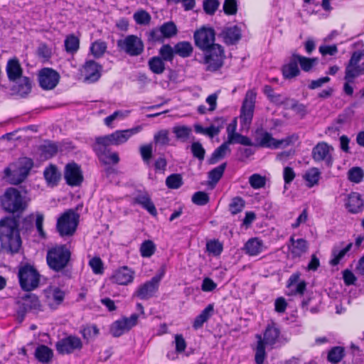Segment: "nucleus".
<instances>
[{"mask_svg":"<svg viewBox=\"0 0 364 364\" xmlns=\"http://www.w3.org/2000/svg\"><path fill=\"white\" fill-rule=\"evenodd\" d=\"M117 46L120 51L130 57L141 55L144 51V43L142 39L136 35L130 34L123 39L117 41Z\"/></svg>","mask_w":364,"mask_h":364,"instance_id":"obj_10","label":"nucleus"},{"mask_svg":"<svg viewBox=\"0 0 364 364\" xmlns=\"http://www.w3.org/2000/svg\"><path fill=\"white\" fill-rule=\"evenodd\" d=\"M191 129L187 126H176L173 128L176 138L181 141H186L191 134Z\"/></svg>","mask_w":364,"mask_h":364,"instance_id":"obj_54","label":"nucleus"},{"mask_svg":"<svg viewBox=\"0 0 364 364\" xmlns=\"http://www.w3.org/2000/svg\"><path fill=\"white\" fill-rule=\"evenodd\" d=\"M227 151L230 152V149L229 148V144L225 141L214 150L208 159V163L210 164H216L220 159L224 158Z\"/></svg>","mask_w":364,"mask_h":364,"instance_id":"obj_39","label":"nucleus"},{"mask_svg":"<svg viewBox=\"0 0 364 364\" xmlns=\"http://www.w3.org/2000/svg\"><path fill=\"white\" fill-rule=\"evenodd\" d=\"M215 33L213 28L205 26L197 29L193 34L195 45L201 50L213 46Z\"/></svg>","mask_w":364,"mask_h":364,"instance_id":"obj_16","label":"nucleus"},{"mask_svg":"<svg viewBox=\"0 0 364 364\" xmlns=\"http://www.w3.org/2000/svg\"><path fill=\"white\" fill-rule=\"evenodd\" d=\"M154 140L156 144L168 145L169 143L168 131L167 129L159 130L154 134Z\"/></svg>","mask_w":364,"mask_h":364,"instance_id":"obj_64","label":"nucleus"},{"mask_svg":"<svg viewBox=\"0 0 364 364\" xmlns=\"http://www.w3.org/2000/svg\"><path fill=\"white\" fill-rule=\"evenodd\" d=\"M80 215L73 209L65 210L58 218L56 230L60 236H73L77 228Z\"/></svg>","mask_w":364,"mask_h":364,"instance_id":"obj_8","label":"nucleus"},{"mask_svg":"<svg viewBox=\"0 0 364 364\" xmlns=\"http://www.w3.org/2000/svg\"><path fill=\"white\" fill-rule=\"evenodd\" d=\"M141 129V126H136L131 129L116 130L110 134L97 136L92 144V150L102 164H117L120 161L119 154L117 152H111L109 146L124 144L133 135L140 132Z\"/></svg>","mask_w":364,"mask_h":364,"instance_id":"obj_1","label":"nucleus"},{"mask_svg":"<svg viewBox=\"0 0 364 364\" xmlns=\"http://www.w3.org/2000/svg\"><path fill=\"white\" fill-rule=\"evenodd\" d=\"M159 28L164 39L173 37L178 32L177 27L173 21L165 22Z\"/></svg>","mask_w":364,"mask_h":364,"instance_id":"obj_49","label":"nucleus"},{"mask_svg":"<svg viewBox=\"0 0 364 364\" xmlns=\"http://www.w3.org/2000/svg\"><path fill=\"white\" fill-rule=\"evenodd\" d=\"M18 278L21 288L29 292L38 288L41 275L33 265L26 263L19 267Z\"/></svg>","mask_w":364,"mask_h":364,"instance_id":"obj_7","label":"nucleus"},{"mask_svg":"<svg viewBox=\"0 0 364 364\" xmlns=\"http://www.w3.org/2000/svg\"><path fill=\"white\" fill-rule=\"evenodd\" d=\"M345 355V350L341 346H334L328 353L327 360L331 363H339Z\"/></svg>","mask_w":364,"mask_h":364,"instance_id":"obj_42","label":"nucleus"},{"mask_svg":"<svg viewBox=\"0 0 364 364\" xmlns=\"http://www.w3.org/2000/svg\"><path fill=\"white\" fill-rule=\"evenodd\" d=\"M283 144V140L274 139L272 135L264 132L262 134L259 141V146L264 148L277 149Z\"/></svg>","mask_w":364,"mask_h":364,"instance_id":"obj_32","label":"nucleus"},{"mask_svg":"<svg viewBox=\"0 0 364 364\" xmlns=\"http://www.w3.org/2000/svg\"><path fill=\"white\" fill-rule=\"evenodd\" d=\"M110 333L113 337L118 338L129 332V330L126 327L124 321L122 318L116 320L110 326Z\"/></svg>","mask_w":364,"mask_h":364,"instance_id":"obj_47","label":"nucleus"},{"mask_svg":"<svg viewBox=\"0 0 364 364\" xmlns=\"http://www.w3.org/2000/svg\"><path fill=\"white\" fill-rule=\"evenodd\" d=\"M53 357L52 349L46 345L38 346L35 350V358L41 363H48Z\"/></svg>","mask_w":364,"mask_h":364,"instance_id":"obj_33","label":"nucleus"},{"mask_svg":"<svg viewBox=\"0 0 364 364\" xmlns=\"http://www.w3.org/2000/svg\"><path fill=\"white\" fill-rule=\"evenodd\" d=\"M160 277H153L149 281L139 285L133 296L141 300H147L154 296L159 289Z\"/></svg>","mask_w":364,"mask_h":364,"instance_id":"obj_18","label":"nucleus"},{"mask_svg":"<svg viewBox=\"0 0 364 364\" xmlns=\"http://www.w3.org/2000/svg\"><path fill=\"white\" fill-rule=\"evenodd\" d=\"M191 200L197 205L203 206L209 203L210 196L206 192L197 191L192 196Z\"/></svg>","mask_w":364,"mask_h":364,"instance_id":"obj_59","label":"nucleus"},{"mask_svg":"<svg viewBox=\"0 0 364 364\" xmlns=\"http://www.w3.org/2000/svg\"><path fill=\"white\" fill-rule=\"evenodd\" d=\"M83 343L75 335H68L55 343V350L59 355H70L82 349Z\"/></svg>","mask_w":364,"mask_h":364,"instance_id":"obj_12","label":"nucleus"},{"mask_svg":"<svg viewBox=\"0 0 364 364\" xmlns=\"http://www.w3.org/2000/svg\"><path fill=\"white\" fill-rule=\"evenodd\" d=\"M255 102L256 93L252 90H248L240 109V121L242 127H249L251 124L254 116Z\"/></svg>","mask_w":364,"mask_h":364,"instance_id":"obj_13","label":"nucleus"},{"mask_svg":"<svg viewBox=\"0 0 364 364\" xmlns=\"http://www.w3.org/2000/svg\"><path fill=\"white\" fill-rule=\"evenodd\" d=\"M1 209L9 216L18 217L26 211L28 208V201L25 195L17 188L9 187L0 196Z\"/></svg>","mask_w":364,"mask_h":364,"instance_id":"obj_4","label":"nucleus"},{"mask_svg":"<svg viewBox=\"0 0 364 364\" xmlns=\"http://www.w3.org/2000/svg\"><path fill=\"white\" fill-rule=\"evenodd\" d=\"M132 203L141 205L153 216H156L157 215V210L155 205L152 202L149 194L146 191L139 192L136 196L134 197Z\"/></svg>","mask_w":364,"mask_h":364,"instance_id":"obj_25","label":"nucleus"},{"mask_svg":"<svg viewBox=\"0 0 364 364\" xmlns=\"http://www.w3.org/2000/svg\"><path fill=\"white\" fill-rule=\"evenodd\" d=\"M301 273L299 271L294 272L287 279L286 287L290 290L288 296H303L306 291L307 282L300 279Z\"/></svg>","mask_w":364,"mask_h":364,"instance_id":"obj_19","label":"nucleus"},{"mask_svg":"<svg viewBox=\"0 0 364 364\" xmlns=\"http://www.w3.org/2000/svg\"><path fill=\"white\" fill-rule=\"evenodd\" d=\"M347 178L353 183H360L364 178V171L359 166L352 167L347 173Z\"/></svg>","mask_w":364,"mask_h":364,"instance_id":"obj_44","label":"nucleus"},{"mask_svg":"<svg viewBox=\"0 0 364 364\" xmlns=\"http://www.w3.org/2000/svg\"><path fill=\"white\" fill-rule=\"evenodd\" d=\"M42 154L46 159L53 157L58 151V146L55 143H48L41 146Z\"/></svg>","mask_w":364,"mask_h":364,"instance_id":"obj_62","label":"nucleus"},{"mask_svg":"<svg viewBox=\"0 0 364 364\" xmlns=\"http://www.w3.org/2000/svg\"><path fill=\"white\" fill-rule=\"evenodd\" d=\"M245 207V200L240 196H236L232 198L228 205V210L233 215L242 211Z\"/></svg>","mask_w":364,"mask_h":364,"instance_id":"obj_43","label":"nucleus"},{"mask_svg":"<svg viewBox=\"0 0 364 364\" xmlns=\"http://www.w3.org/2000/svg\"><path fill=\"white\" fill-rule=\"evenodd\" d=\"M0 242L7 254L14 255L20 252L23 241L18 217L4 216L0 219Z\"/></svg>","mask_w":364,"mask_h":364,"instance_id":"obj_2","label":"nucleus"},{"mask_svg":"<svg viewBox=\"0 0 364 364\" xmlns=\"http://www.w3.org/2000/svg\"><path fill=\"white\" fill-rule=\"evenodd\" d=\"M6 71L10 81L14 82L22 77L23 69L16 58L9 59L7 62Z\"/></svg>","mask_w":364,"mask_h":364,"instance_id":"obj_27","label":"nucleus"},{"mask_svg":"<svg viewBox=\"0 0 364 364\" xmlns=\"http://www.w3.org/2000/svg\"><path fill=\"white\" fill-rule=\"evenodd\" d=\"M156 250V245L151 240H144L139 248L141 256L145 258L151 257L155 253Z\"/></svg>","mask_w":364,"mask_h":364,"instance_id":"obj_46","label":"nucleus"},{"mask_svg":"<svg viewBox=\"0 0 364 364\" xmlns=\"http://www.w3.org/2000/svg\"><path fill=\"white\" fill-rule=\"evenodd\" d=\"M63 175L66 184L70 187L80 186L84 181L81 166L75 161L69 162L65 166Z\"/></svg>","mask_w":364,"mask_h":364,"instance_id":"obj_14","label":"nucleus"},{"mask_svg":"<svg viewBox=\"0 0 364 364\" xmlns=\"http://www.w3.org/2000/svg\"><path fill=\"white\" fill-rule=\"evenodd\" d=\"M64 47L67 53L75 54L80 49V38L73 33L66 36L64 41Z\"/></svg>","mask_w":364,"mask_h":364,"instance_id":"obj_34","label":"nucleus"},{"mask_svg":"<svg viewBox=\"0 0 364 364\" xmlns=\"http://www.w3.org/2000/svg\"><path fill=\"white\" fill-rule=\"evenodd\" d=\"M308 243L305 239L299 238L296 244L289 247L290 254L293 259L299 258L308 250Z\"/></svg>","mask_w":364,"mask_h":364,"instance_id":"obj_35","label":"nucleus"},{"mask_svg":"<svg viewBox=\"0 0 364 364\" xmlns=\"http://www.w3.org/2000/svg\"><path fill=\"white\" fill-rule=\"evenodd\" d=\"M43 177L48 186L55 187L59 184L62 175L55 164H50L44 168Z\"/></svg>","mask_w":364,"mask_h":364,"instance_id":"obj_26","label":"nucleus"},{"mask_svg":"<svg viewBox=\"0 0 364 364\" xmlns=\"http://www.w3.org/2000/svg\"><path fill=\"white\" fill-rule=\"evenodd\" d=\"M72 252L66 244L55 245L47 251L46 263L55 272L63 271L71 261Z\"/></svg>","mask_w":364,"mask_h":364,"instance_id":"obj_5","label":"nucleus"},{"mask_svg":"<svg viewBox=\"0 0 364 364\" xmlns=\"http://www.w3.org/2000/svg\"><path fill=\"white\" fill-rule=\"evenodd\" d=\"M345 206L349 213L357 214L364 210V200L359 193L351 192L348 196Z\"/></svg>","mask_w":364,"mask_h":364,"instance_id":"obj_22","label":"nucleus"},{"mask_svg":"<svg viewBox=\"0 0 364 364\" xmlns=\"http://www.w3.org/2000/svg\"><path fill=\"white\" fill-rule=\"evenodd\" d=\"M281 329L274 321H270L266 326L263 336L257 334V345L255 348V361L257 364H263L266 358V346L273 348L280 339Z\"/></svg>","mask_w":364,"mask_h":364,"instance_id":"obj_3","label":"nucleus"},{"mask_svg":"<svg viewBox=\"0 0 364 364\" xmlns=\"http://www.w3.org/2000/svg\"><path fill=\"white\" fill-rule=\"evenodd\" d=\"M214 314V304H209L200 313L198 314L193 322L192 326L195 330L201 328L204 323H206Z\"/></svg>","mask_w":364,"mask_h":364,"instance_id":"obj_29","label":"nucleus"},{"mask_svg":"<svg viewBox=\"0 0 364 364\" xmlns=\"http://www.w3.org/2000/svg\"><path fill=\"white\" fill-rule=\"evenodd\" d=\"M92 272L95 274H102L104 273L103 262L100 257H94L89 261Z\"/></svg>","mask_w":364,"mask_h":364,"instance_id":"obj_63","label":"nucleus"},{"mask_svg":"<svg viewBox=\"0 0 364 364\" xmlns=\"http://www.w3.org/2000/svg\"><path fill=\"white\" fill-rule=\"evenodd\" d=\"M175 54L178 56L186 58L191 56L193 52V48L188 41H179L174 46Z\"/></svg>","mask_w":364,"mask_h":364,"instance_id":"obj_37","label":"nucleus"},{"mask_svg":"<svg viewBox=\"0 0 364 364\" xmlns=\"http://www.w3.org/2000/svg\"><path fill=\"white\" fill-rule=\"evenodd\" d=\"M321 174L320 170L316 167L309 168L303 176V178L306 181V186L309 188L317 186L321 178Z\"/></svg>","mask_w":364,"mask_h":364,"instance_id":"obj_30","label":"nucleus"},{"mask_svg":"<svg viewBox=\"0 0 364 364\" xmlns=\"http://www.w3.org/2000/svg\"><path fill=\"white\" fill-rule=\"evenodd\" d=\"M227 142L230 144H240L244 146H252V140L247 136L242 135L240 133L232 134L228 137Z\"/></svg>","mask_w":364,"mask_h":364,"instance_id":"obj_51","label":"nucleus"},{"mask_svg":"<svg viewBox=\"0 0 364 364\" xmlns=\"http://www.w3.org/2000/svg\"><path fill=\"white\" fill-rule=\"evenodd\" d=\"M33 166L34 163L32 159L21 157L17 162L11 164L14 169L6 167L4 169V174L11 184L19 185L28 176Z\"/></svg>","mask_w":364,"mask_h":364,"instance_id":"obj_6","label":"nucleus"},{"mask_svg":"<svg viewBox=\"0 0 364 364\" xmlns=\"http://www.w3.org/2000/svg\"><path fill=\"white\" fill-rule=\"evenodd\" d=\"M135 277V272L127 266H122L115 269L110 280L113 284L127 286L132 284Z\"/></svg>","mask_w":364,"mask_h":364,"instance_id":"obj_20","label":"nucleus"},{"mask_svg":"<svg viewBox=\"0 0 364 364\" xmlns=\"http://www.w3.org/2000/svg\"><path fill=\"white\" fill-rule=\"evenodd\" d=\"M80 333L84 339H90L97 337L100 334V329L96 324L84 326L80 330Z\"/></svg>","mask_w":364,"mask_h":364,"instance_id":"obj_55","label":"nucleus"},{"mask_svg":"<svg viewBox=\"0 0 364 364\" xmlns=\"http://www.w3.org/2000/svg\"><path fill=\"white\" fill-rule=\"evenodd\" d=\"M159 57L161 58L165 62H172L175 56L174 47L172 48L170 44H164L159 50Z\"/></svg>","mask_w":364,"mask_h":364,"instance_id":"obj_52","label":"nucleus"},{"mask_svg":"<svg viewBox=\"0 0 364 364\" xmlns=\"http://www.w3.org/2000/svg\"><path fill=\"white\" fill-rule=\"evenodd\" d=\"M102 66L94 60H86L81 68L85 80L90 82H97L101 77Z\"/></svg>","mask_w":364,"mask_h":364,"instance_id":"obj_21","label":"nucleus"},{"mask_svg":"<svg viewBox=\"0 0 364 364\" xmlns=\"http://www.w3.org/2000/svg\"><path fill=\"white\" fill-rule=\"evenodd\" d=\"M107 50V43L101 39L92 42L90 46V53L95 58H102Z\"/></svg>","mask_w":364,"mask_h":364,"instance_id":"obj_36","label":"nucleus"},{"mask_svg":"<svg viewBox=\"0 0 364 364\" xmlns=\"http://www.w3.org/2000/svg\"><path fill=\"white\" fill-rule=\"evenodd\" d=\"M214 122H217L218 124H220V126L215 127L214 125H210L208 127H205V135H208L210 137H213L220 133V129L225 123L226 119L223 117H218L214 119Z\"/></svg>","mask_w":364,"mask_h":364,"instance_id":"obj_57","label":"nucleus"},{"mask_svg":"<svg viewBox=\"0 0 364 364\" xmlns=\"http://www.w3.org/2000/svg\"><path fill=\"white\" fill-rule=\"evenodd\" d=\"M206 250L208 252L212 253L214 256H219L223 250V246L221 242L217 240L207 242Z\"/></svg>","mask_w":364,"mask_h":364,"instance_id":"obj_61","label":"nucleus"},{"mask_svg":"<svg viewBox=\"0 0 364 364\" xmlns=\"http://www.w3.org/2000/svg\"><path fill=\"white\" fill-rule=\"evenodd\" d=\"M333 148L327 142L319 141L315 145L311 151V156L315 162L323 161L328 167H331L333 163L332 151Z\"/></svg>","mask_w":364,"mask_h":364,"instance_id":"obj_15","label":"nucleus"},{"mask_svg":"<svg viewBox=\"0 0 364 364\" xmlns=\"http://www.w3.org/2000/svg\"><path fill=\"white\" fill-rule=\"evenodd\" d=\"M148 66L149 70L156 75L162 74L166 69L164 61L159 56H153L149 58Z\"/></svg>","mask_w":364,"mask_h":364,"instance_id":"obj_40","label":"nucleus"},{"mask_svg":"<svg viewBox=\"0 0 364 364\" xmlns=\"http://www.w3.org/2000/svg\"><path fill=\"white\" fill-rule=\"evenodd\" d=\"M266 176H262L259 173H253L249 178V183L254 189L264 188L266 186Z\"/></svg>","mask_w":364,"mask_h":364,"instance_id":"obj_56","label":"nucleus"},{"mask_svg":"<svg viewBox=\"0 0 364 364\" xmlns=\"http://www.w3.org/2000/svg\"><path fill=\"white\" fill-rule=\"evenodd\" d=\"M60 74L51 68H43L38 73L40 87L44 90L54 89L60 81Z\"/></svg>","mask_w":364,"mask_h":364,"instance_id":"obj_17","label":"nucleus"},{"mask_svg":"<svg viewBox=\"0 0 364 364\" xmlns=\"http://www.w3.org/2000/svg\"><path fill=\"white\" fill-rule=\"evenodd\" d=\"M34 215L33 214H29L23 217L20 220V228L21 232L23 233H30L33 228Z\"/></svg>","mask_w":364,"mask_h":364,"instance_id":"obj_58","label":"nucleus"},{"mask_svg":"<svg viewBox=\"0 0 364 364\" xmlns=\"http://www.w3.org/2000/svg\"><path fill=\"white\" fill-rule=\"evenodd\" d=\"M16 304L18 305L16 313L21 320L25 318L28 312L38 313L42 311V305L39 298L33 293H28L23 296L18 297Z\"/></svg>","mask_w":364,"mask_h":364,"instance_id":"obj_11","label":"nucleus"},{"mask_svg":"<svg viewBox=\"0 0 364 364\" xmlns=\"http://www.w3.org/2000/svg\"><path fill=\"white\" fill-rule=\"evenodd\" d=\"M363 75L360 66H354L346 64L345 69V81L354 82L355 79Z\"/></svg>","mask_w":364,"mask_h":364,"instance_id":"obj_48","label":"nucleus"},{"mask_svg":"<svg viewBox=\"0 0 364 364\" xmlns=\"http://www.w3.org/2000/svg\"><path fill=\"white\" fill-rule=\"evenodd\" d=\"M226 166L227 164L225 162L208 172V178L212 183L216 184L220 180L223 176Z\"/></svg>","mask_w":364,"mask_h":364,"instance_id":"obj_50","label":"nucleus"},{"mask_svg":"<svg viewBox=\"0 0 364 364\" xmlns=\"http://www.w3.org/2000/svg\"><path fill=\"white\" fill-rule=\"evenodd\" d=\"M145 36L147 42L152 45L156 43H163L164 41L159 27H155L147 31L145 33Z\"/></svg>","mask_w":364,"mask_h":364,"instance_id":"obj_45","label":"nucleus"},{"mask_svg":"<svg viewBox=\"0 0 364 364\" xmlns=\"http://www.w3.org/2000/svg\"><path fill=\"white\" fill-rule=\"evenodd\" d=\"M296 58L301 69L304 72H310L318 62L316 58H307L298 53H296Z\"/></svg>","mask_w":364,"mask_h":364,"instance_id":"obj_41","label":"nucleus"},{"mask_svg":"<svg viewBox=\"0 0 364 364\" xmlns=\"http://www.w3.org/2000/svg\"><path fill=\"white\" fill-rule=\"evenodd\" d=\"M191 153L193 157L196 158L200 161H202L205 159V150L203 148L201 143L199 141H194L191 146Z\"/></svg>","mask_w":364,"mask_h":364,"instance_id":"obj_60","label":"nucleus"},{"mask_svg":"<svg viewBox=\"0 0 364 364\" xmlns=\"http://www.w3.org/2000/svg\"><path fill=\"white\" fill-rule=\"evenodd\" d=\"M205 52L204 63L206 65V70L215 73L219 70L224 65L225 54L224 48L220 44L203 50Z\"/></svg>","mask_w":364,"mask_h":364,"instance_id":"obj_9","label":"nucleus"},{"mask_svg":"<svg viewBox=\"0 0 364 364\" xmlns=\"http://www.w3.org/2000/svg\"><path fill=\"white\" fill-rule=\"evenodd\" d=\"M298 61L296 58V53H293L287 63L284 64L281 68L282 76L285 80H291L301 73L300 69L298 66Z\"/></svg>","mask_w":364,"mask_h":364,"instance_id":"obj_24","label":"nucleus"},{"mask_svg":"<svg viewBox=\"0 0 364 364\" xmlns=\"http://www.w3.org/2000/svg\"><path fill=\"white\" fill-rule=\"evenodd\" d=\"M183 184V178L179 173H172L166 178V186L170 189H178Z\"/></svg>","mask_w":364,"mask_h":364,"instance_id":"obj_53","label":"nucleus"},{"mask_svg":"<svg viewBox=\"0 0 364 364\" xmlns=\"http://www.w3.org/2000/svg\"><path fill=\"white\" fill-rule=\"evenodd\" d=\"M220 36L226 45L233 46L241 39L242 31L237 26L225 27L220 33Z\"/></svg>","mask_w":364,"mask_h":364,"instance_id":"obj_23","label":"nucleus"},{"mask_svg":"<svg viewBox=\"0 0 364 364\" xmlns=\"http://www.w3.org/2000/svg\"><path fill=\"white\" fill-rule=\"evenodd\" d=\"M352 245L353 244L350 242L345 247L341 250L338 249L337 247H333L331 250V258L329 260V264L332 267L339 264L347 252L350 250Z\"/></svg>","mask_w":364,"mask_h":364,"instance_id":"obj_31","label":"nucleus"},{"mask_svg":"<svg viewBox=\"0 0 364 364\" xmlns=\"http://www.w3.org/2000/svg\"><path fill=\"white\" fill-rule=\"evenodd\" d=\"M16 85V92L22 97H26L32 90V82L29 77L23 76L18 78Z\"/></svg>","mask_w":364,"mask_h":364,"instance_id":"obj_38","label":"nucleus"},{"mask_svg":"<svg viewBox=\"0 0 364 364\" xmlns=\"http://www.w3.org/2000/svg\"><path fill=\"white\" fill-rule=\"evenodd\" d=\"M244 250L249 256H257L264 250L263 241L258 237H252L245 242Z\"/></svg>","mask_w":364,"mask_h":364,"instance_id":"obj_28","label":"nucleus"}]
</instances>
